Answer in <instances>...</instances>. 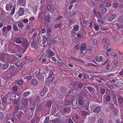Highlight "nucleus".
I'll return each instance as SVG.
<instances>
[{
	"label": "nucleus",
	"instance_id": "f257e3e1",
	"mask_svg": "<svg viewBox=\"0 0 123 123\" xmlns=\"http://www.w3.org/2000/svg\"><path fill=\"white\" fill-rule=\"evenodd\" d=\"M38 48V45L36 40L33 41L31 45V49L32 51L35 50Z\"/></svg>",
	"mask_w": 123,
	"mask_h": 123
},
{
	"label": "nucleus",
	"instance_id": "f03ea898",
	"mask_svg": "<svg viewBox=\"0 0 123 123\" xmlns=\"http://www.w3.org/2000/svg\"><path fill=\"white\" fill-rule=\"evenodd\" d=\"M48 91V88L47 87H44L40 92V95L42 96H44L46 94L47 91Z\"/></svg>",
	"mask_w": 123,
	"mask_h": 123
},
{
	"label": "nucleus",
	"instance_id": "7ed1b4c3",
	"mask_svg": "<svg viewBox=\"0 0 123 123\" xmlns=\"http://www.w3.org/2000/svg\"><path fill=\"white\" fill-rule=\"evenodd\" d=\"M117 16V15L116 14H113L109 17L108 18V20L110 21H112L115 19Z\"/></svg>",
	"mask_w": 123,
	"mask_h": 123
},
{
	"label": "nucleus",
	"instance_id": "20e7f679",
	"mask_svg": "<svg viewBox=\"0 0 123 123\" xmlns=\"http://www.w3.org/2000/svg\"><path fill=\"white\" fill-rule=\"evenodd\" d=\"M8 69L11 70L14 73H16L18 71L17 68L14 65L10 66Z\"/></svg>",
	"mask_w": 123,
	"mask_h": 123
},
{
	"label": "nucleus",
	"instance_id": "39448f33",
	"mask_svg": "<svg viewBox=\"0 0 123 123\" xmlns=\"http://www.w3.org/2000/svg\"><path fill=\"white\" fill-rule=\"evenodd\" d=\"M18 14L19 16H22L24 14V10L23 8L22 7L19 8L18 10Z\"/></svg>",
	"mask_w": 123,
	"mask_h": 123
},
{
	"label": "nucleus",
	"instance_id": "423d86ee",
	"mask_svg": "<svg viewBox=\"0 0 123 123\" xmlns=\"http://www.w3.org/2000/svg\"><path fill=\"white\" fill-rule=\"evenodd\" d=\"M22 104L25 106H27L28 104V99H23L22 100Z\"/></svg>",
	"mask_w": 123,
	"mask_h": 123
},
{
	"label": "nucleus",
	"instance_id": "0eeeda50",
	"mask_svg": "<svg viewBox=\"0 0 123 123\" xmlns=\"http://www.w3.org/2000/svg\"><path fill=\"white\" fill-rule=\"evenodd\" d=\"M31 83L32 85L34 86L37 85L38 83L37 80L36 79H34L32 80Z\"/></svg>",
	"mask_w": 123,
	"mask_h": 123
},
{
	"label": "nucleus",
	"instance_id": "6e6552de",
	"mask_svg": "<svg viewBox=\"0 0 123 123\" xmlns=\"http://www.w3.org/2000/svg\"><path fill=\"white\" fill-rule=\"evenodd\" d=\"M29 44L28 41H24L22 43V46L25 47H26V48L28 47Z\"/></svg>",
	"mask_w": 123,
	"mask_h": 123
},
{
	"label": "nucleus",
	"instance_id": "1a4fd4ad",
	"mask_svg": "<svg viewBox=\"0 0 123 123\" xmlns=\"http://www.w3.org/2000/svg\"><path fill=\"white\" fill-rule=\"evenodd\" d=\"M118 103L121 104L123 102V98L121 96H119L118 98Z\"/></svg>",
	"mask_w": 123,
	"mask_h": 123
},
{
	"label": "nucleus",
	"instance_id": "9d476101",
	"mask_svg": "<svg viewBox=\"0 0 123 123\" xmlns=\"http://www.w3.org/2000/svg\"><path fill=\"white\" fill-rule=\"evenodd\" d=\"M12 8V6L10 4H7L6 6V8L7 11H10L11 10Z\"/></svg>",
	"mask_w": 123,
	"mask_h": 123
},
{
	"label": "nucleus",
	"instance_id": "9b49d317",
	"mask_svg": "<svg viewBox=\"0 0 123 123\" xmlns=\"http://www.w3.org/2000/svg\"><path fill=\"white\" fill-rule=\"evenodd\" d=\"M74 90L71 89L69 91L68 94L66 96H69L71 97H73V91Z\"/></svg>",
	"mask_w": 123,
	"mask_h": 123
},
{
	"label": "nucleus",
	"instance_id": "f8f14e48",
	"mask_svg": "<svg viewBox=\"0 0 123 123\" xmlns=\"http://www.w3.org/2000/svg\"><path fill=\"white\" fill-rule=\"evenodd\" d=\"M100 107L98 106L96 107L93 110L94 112L98 113L99 112L100 110Z\"/></svg>",
	"mask_w": 123,
	"mask_h": 123
},
{
	"label": "nucleus",
	"instance_id": "ddd939ff",
	"mask_svg": "<svg viewBox=\"0 0 123 123\" xmlns=\"http://www.w3.org/2000/svg\"><path fill=\"white\" fill-rule=\"evenodd\" d=\"M86 45L85 44H81V51L85 50V49H86Z\"/></svg>",
	"mask_w": 123,
	"mask_h": 123
},
{
	"label": "nucleus",
	"instance_id": "4468645a",
	"mask_svg": "<svg viewBox=\"0 0 123 123\" xmlns=\"http://www.w3.org/2000/svg\"><path fill=\"white\" fill-rule=\"evenodd\" d=\"M79 83V82H74L73 83V86L75 90H78V88L76 86H78Z\"/></svg>",
	"mask_w": 123,
	"mask_h": 123
},
{
	"label": "nucleus",
	"instance_id": "2eb2a0df",
	"mask_svg": "<svg viewBox=\"0 0 123 123\" xmlns=\"http://www.w3.org/2000/svg\"><path fill=\"white\" fill-rule=\"evenodd\" d=\"M7 30L6 31V33H8V31L11 30L12 27L10 25H7L6 27Z\"/></svg>",
	"mask_w": 123,
	"mask_h": 123
},
{
	"label": "nucleus",
	"instance_id": "dca6fc26",
	"mask_svg": "<svg viewBox=\"0 0 123 123\" xmlns=\"http://www.w3.org/2000/svg\"><path fill=\"white\" fill-rule=\"evenodd\" d=\"M79 94L83 96H85L86 95V93L84 90L82 89V91L80 92Z\"/></svg>",
	"mask_w": 123,
	"mask_h": 123
},
{
	"label": "nucleus",
	"instance_id": "f3484780",
	"mask_svg": "<svg viewBox=\"0 0 123 123\" xmlns=\"http://www.w3.org/2000/svg\"><path fill=\"white\" fill-rule=\"evenodd\" d=\"M109 86L108 87L111 89H112L114 86L113 84L112 83V81H110L109 82Z\"/></svg>",
	"mask_w": 123,
	"mask_h": 123
},
{
	"label": "nucleus",
	"instance_id": "a211bd4d",
	"mask_svg": "<svg viewBox=\"0 0 123 123\" xmlns=\"http://www.w3.org/2000/svg\"><path fill=\"white\" fill-rule=\"evenodd\" d=\"M18 98H14L13 99V102L14 104H17L19 100L18 98L19 97L18 96Z\"/></svg>",
	"mask_w": 123,
	"mask_h": 123
},
{
	"label": "nucleus",
	"instance_id": "6ab92c4d",
	"mask_svg": "<svg viewBox=\"0 0 123 123\" xmlns=\"http://www.w3.org/2000/svg\"><path fill=\"white\" fill-rule=\"evenodd\" d=\"M61 92V93H64L66 91V89L64 87H61L60 88Z\"/></svg>",
	"mask_w": 123,
	"mask_h": 123
},
{
	"label": "nucleus",
	"instance_id": "aec40b11",
	"mask_svg": "<svg viewBox=\"0 0 123 123\" xmlns=\"http://www.w3.org/2000/svg\"><path fill=\"white\" fill-rule=\"evenodd\" d=\"M83 83H82L80 82H79L78 84V86L79 88L81 90V88L83 86Z\"/></svg>",
	"mask_w": 123,
	"mask_h": 123
},
{
	"label": "nucleus",
	"instance_id": "412c9836",
	"mask_svg": "<svg viewBox=\"0 0 123 123\" xmlns=\"http://www.w3.org/2000/svg\"><path fill=\"white\" fill-rule=\"evenodd\" d=\"M77 100L74 99H73L71 102V103L72 105L74 106H75L77 104Z\"/></svg>",
	"mask_w": 123,
	"mask_h": 123
},
{
	"label": "nucleus",
	"instance_id": "4be33fe9",
	"mask_svg": "<svg viewBox=\"0 0 123 123\" xmlns=\"http://www.w3.org/2000/svg\"><path fill=\"white\" fill-rule=\"evenodd\" d=\"M9 65L7 63L3 64V68L4 69H6L9 67Z\"/></svg>",
	"mask_w": 123,
	"mask_h": 123
},
{
	"label": "nucleus",
	"instance_id": "5701e85b",
	"mask_svg": "<svg viewBox=\"0 0 123 123\" xmlns=\"http://www.w3.org/2000/svg\"><path fill=\"white\" fill-rule=\"evenodd\" d=\"M60 38L58 37H56L54 38V43H56L59 42Z\"/></svg>",
	"mask_w": 123,
	"mask_h": 123
},
{
	"label": "nucleus",
	"instance_id": "b1692460",
	"mask_svg": "<svg viewBox=\"0 0 123 123\" xmlns=\"http://www.w3.org/2000/svg\"><path fill=\"white\" fill-rule=\"evenodd\" d=\"M19 105H16L14 110V111L15 113H16L19 110Z\"/></svg>",
	"mask_w": 123,
	"mask_h": 123
},
{
	"label": "nucleus",
	"instance_id": "393cba45",
	"mask_svg": "<svg viewBox=\"0 0 123 123\" xmlns=\"http://www.w3.org/2000/svg\"><path fill=\"white\" fill-rule=\"evenodd\" d=\"M6 27L5 26H4L2 28V31L3 34L4 35H6L7 33H6Z\"/></svg>",
	"mask_w": 123,
	"mask_h": 123
},
{
	"label": "nucleus",
	"instance_id": "a878e982",
	"mask_svg": "<svg viewBox=\"0 0 123 123\" xmlns=\"http://www.w3.org/2000/svg\"><path fill=\"white\" fill-rule=\"evenodd\" d=\"M47 41V39L45 36H43V44H44Z\"/></svg>",
	"mask_w": 123,
	"mask_h": 123
},
{
	"label": "nucleus",
	"instance_id": "bb28decb",
	"mask_svg": "<svg viewBox=\"0 0 123 123\" xmlns=\"http://www.w3.org/2000/svg\"><path fill=\"white\" fill-rule=\"evenodd\" d=\"M18 2L21 5H22L25 4V0H18Z\"/></svg>",
	"mask_w": 123,
	"mask_h": 123
},
{
	"label": "nucleus",
	"instance_id": "cd10ccee",
	"mask_svg": "<svg viewBox=\"0 0 123 123\" xmlns=\"http://www.w3.org/2000/svg\"><path fill=\"white\" fill-rule=\"evenodd\" d=\"M15 41L17 43H19L21 42L20 39L18 37L17 38L15 39Z\"/></svg>",
	"mask_w": 123,
	"mask_h": 123
},
{
	"label": "nucleus",
	"instance_id": "c85d7f7f",
	"mask_svg": "<svg viewBox=\"0 0 123 123\" xmlns=\"http://www.w3.org/2000/svg\"><path fill=\"white\" fill-rule=\"evenodd\" d=\"M2 103H5L7 100V98L5 97H3L2 98Z\"/></svg>",
	"mask_w": 123,
	"mask_h": 123
},
{
	"label": "nucleus",
	"instance_id": "c756f323",
	"mask_svg": "<svg viewBox=\"0 0 123 123\" xmlns=\"http://www.w3.org/2000/svg\"><path fill=\"white\" fill-rule=\"evenodd\" d=\"M107 11V9L105 7H103L101 10V12L103 13H105Z\"/></svg>",
	"mask_w": 123,
	"mask_h": 123
},
{
	"label": "nucleus",
	"instance_id": "7c9ffc66",
	"mask_svg": "<svg viewBox=\"0 0 123 123\" xmlns=\"http://www.w3.org/2000/svg\"><path fill=\"white\" fill-rule=\"evenodd\" d=\"M79 28V27L77 25H75L73 27V29L74 31H77Z\"/></svg>",
	"mask_w": 123,
	"mask_h": 123
},
{
	"label": "nucleus",
	"instance_id": "2f4dec72",
	"mask_svg": "<svg viewBox=\"0 0 123 123\" xmlns=\"http://www.w3.org/2000/svg\"><path fill=\"white\" fill-rule=\"evenodd\" d=\"M18 26L20 28H21L23 27L24 25L22 23L20 22L18 24Z\"/></svg>",
	"mask_w": 123,
	"mask_h": 123
},
{
	"label": "nucleus",
	"instance_id": "473e14b6",
	"mask_svg": "<svg viewBox=\"0 0 123 123\" xmlns=\"http://www.w3.org/2000/svg\"><path fill=\"white\" fill-rule=\"evenodd\" d=\"M75 61L77 62H80L82 63H84V62L82 60H81L76 58L75 59Z\"/></svg>",
	"mask_w": 123,
	"mask_h": 123
},
{
	"label": "nucleus",
	"instance_id": "72a5a7b5",
	"mask_svg": "<svg viewBox=\"0 0 123 123\" xmlns=\"http://www.w3.org/2000/svg\"><path fill=\"white\" fill-rule=\"evenodd\" d=\"M64 113H68L69 112V109L68 108H65L63 109Z\"/></svg>",
	"mask_w": 123,
	"mask_h": 123
},
{
	"label": "nucleus",
	"instance_id": "f704fd0d",
	"mask_svg": "<svg viewBox=\"0 0 123 123\" xmlns=\"http://www.w3.org/2000/svg\"><path fill=\"white\" fill-rule=\"evenodd\" d=\"M87 88L89 91L90 92H92V91L93 89V88L90 86H87Z\"/></svg>",
	"mask_w": 123,
	"mask_h": 123
},
{
	"label": "nucleus",
	"instance_id": "c9c22d12",
	"mask_svg": "<svg viewBox=\"0 0 123 123\" xmlns=\"http://www.w3.org/2000/svg\"><path fill=\"white\" fill-rule=\"evenodd\" d=\"M37 33H34L33 35L31 37V39L33 41L35 40V38L36 37H37Z\"/></svg>",
	"mask_w": 123,
	"mask_h": 123
},
{
	"label": "nucleus",
	"instance_id": "e433bc0d",
	"mask_svg": "<svg viewBox=\"0 0 123 123\" xmlns=\"http://www.w3.org/2000/svg\"><path fill=\"white\" fill-rule=\"evenodd\" d=\"M103 120L101 118H99L98 120L97 123H103Z\"/></svg>",
	"mask_w": 123,
	"mask_h": 123
},
{
	"label": "nucleus",
	"instance_id": "4c0bfd02",
	"mask_svg": "<svg viewBox=\"0 0 123 123\" xmlns=\"http://www.w3.org/2000/svg\"><path fill=\"white\" fill-rule=\"evenodd\" d=\"M106 100L107 101H109L110 100V96L109 95H107L105 97Z\"/></svg>",
	"mask_w": 123,
	"mask_h": 123
},
{
	"label": "nucleus",
	"instance_id": "58836bf2",
	"mask_svg": "<svg viewBox=\"0 0 123 123\" xmlns=\"http://www.w3.org/2000/svg\"><path fill=\"white\" fill-rule=\"evenodd\" d=\"M15 7H12V11L11 12V14L12 15H13V14L14 13L15 11Z\"/></svg>",
	"mask_w": 123,
	"mask_h": 123
},
{
	"label": "nucleus",
	"instance_id": "ea45409f",
	"mask_svg": "<svg viewBox=\"0 0 123 123\" xmlns=\"http://www.w3.org/2000/svg\"><path fill=\"white\" fill-rule=\"evenodd\" d=\"M119 5V4L118 3H116L113 4V7L115 8H117Z\"/></svg>",
	"mask_w": 123,
	"mask_h": 123
},
{
	"label": "nucleus",
	"instance_id": "a19ab883",
	"mask_svg": "<svg viewBox=\"0 0 123 123\" xmlns=\"http://www.w3.org/2000/svg\"><path fill=\"white\" fill-rule=\"evenodd\" d=\"M31 76H30L29 74H28L25 76V78L27 79L30 80L31 78Z\"/></svg>",
	"mask_w": 123,
	"mask_h": 123
},
{
	"label": "nucleus",
	"instance_id": "79ce46f5",
	"mask_svg": "<svg viewBox=\"0 0 123 123\" xmlns=\"http://www.w3.org/2000/svg\"><path fill=\"white\" fill-rule=\"evenodd\" d=\"M30 93V92L28 91L25 92L24 93V96L25 97H26Z\"/></svg>",
	"mask_w": 123,
	"mask_h": 123
},
{
	"label": "nucleus",
	"instance_id": "37998d69",
	"mask_svg": "<svg viewBox=\"0 0 123 123\" xmlns=\"http://www.w3.org/2000/svg\"><path fill=\"white\" fill-rule=\"evenodd\" d=\"M36 101L37 102H39L40 101V97L38 96H37L35 98Z\"/></svg>",
	"mask_w": 123,
	"mask_h": 123
},
{
	"label": "nucleus",
	"instance_id": "c03bdc74",
	"mask_svg": "<svg viewBox=\"0 0 123 123\" xmlns=\"http://www.w3.org/2000/svg\"><path fill=\"white\" fill-rule=\"evenodd\" d=\"M13 28L14 30L16 31H17L18 30V28L15 25L13 24Z\"/></svg>",
	"mask_w": 123,
	"mask_h": 123
},
{
	"label": "nucleus",
	"instance_id": "a18cd8bd",
	"mask_svg": "<svg viewBox=\"0 0 123 123\" xmlns=\"http://www.w3.org/2000/svg\"><path fill=\"white\" fill-rule=\"evenodd\" d=\"M53 74V72L50 71L49 74V76L48 77V78L49 79L51 78Z\"/></svg>",
	"mask_w": 123,
	"mask_h": 123
},
{
	"label": "nucleus",
	"instance_id": "49530a36",
	"mask_svg": "<svg viewBox=\"0 0 123 123\" xmlns=\"http://www.w3.org/2000/svg\"><path fill=\"white\" fill-rule=\"evenodd\" d=\"M46 20L48 22H49L51 21V19L50 17L48 15H46Z\"/></svg>",
	"mask_w": 123,
	"mask_h": 123
},
{
	"label": "nucleus",
	"instance_id": "de8ad7c7",
	"mask_svg": "<svg viewBox=\"0 0 123 123\" xmlns=\"http://www.w3.org/2000/svg\"><path fill=\"white\" fill-rule=\"evenodd\" d=\"M82 115L84 116H85L87 115H89V114L85 111H83L82 112Z\"/></svg>",
	"mask_w": 123,
	"mask_h": 123
},
{
	"label": "nucleus",
	"instance_id": "09e8293b",
	"mask_svg": "<svg viewBox=\"0 0 123 123\" xmlns=\"http://www.w3.org/2000/svg\"><path fill=\"white\" fill-rule=\"evenodd\" d=\"M87 52V49H85L84 50L81 51L80 52V54H82L83 55H85Z\"/></svg>",
	"mask_w": 123,
	"mask_h": 123
},
{
	"label": "nucleus",
	"instance_id": "8fccbe9b",
	"mask_svg": "<svg viewBox=\"0 0 123 123\" xmlns=\"http://www.w3.org/2000/svg\"><path fill=\"white\" fill-rule=\"evenodd\" d=\"M22 81L21 80H20L18 81L17 84L19 85H21L22 84Z\"/></svg>",
	"mask_w": 123,
	"mask_h": 123
},
{
	"label": "nucleus",
	"instance_id": "3c124183",
	"mask_svg": "<svg viewBox=\"0 0 123 123\" xmlns=\"http://www.w3.org/2000/svg\"><path fill=\"white\" fill-rule=\"evenodd\" d=\"M79 104L80 105H82L84 103L82 99H80L79 100Z\"/></svg>",
	"mask_w": 123,
	"mask_h": 123
},
{
	"label": "nucleus",
	"instance_id": "603ef678",
	"mask_svg": "<svg viewBox=\"0 0 123 123\" xmlns=\"http://www.w3.org/2000/svg\"><path fill=\"white\" fill-rule=\"evenodd\" d=\"M122 83L121 81H119L118 82V83H117V86L118 87L121 86H122Z\"/></svg>",
	"mask_w": 123,
	"mask_h": 123
},
{
	"label": "nucleus",
	"instance_id": "864d4df0",
	"mask_svg": "<svg viewBox=\"0 0 123 123\" xmlns=\"http://www.w3.org/2000/svg\"><path fill=\"white\" fill-rule=\"evenodd\" d=\"M20 62L19 61H18L17 62H16L15 64L18 67L20 66Z\"/></svg>",
	"mask_w": 123,
	"mask_h": 123
},
{
	"label": "nucleus",
	"instance_id": "5fc2aeb1",
	"mask_svg": "<svg viewBox=\"0 0 123 123\" xmlns=\"http://www.w3.org/2000/svg\"><path fill=\"white\" fill-rule=\"evenodd\" d=\"M95 121V117H92L91 120V122L92 123H94Z\"/></svg>",
	"mask_w": 123,
	"mask_h": 123
},
{
	"label": "nucleus",
	"instance_id": "6e6d98bb",
	"mask_svg": "<svg viewBox=\"0 0 123 123\" xmlns=\"http://www.w3.org/2000/svg\"><path fill=\"white\" fill-rule=\"evenodd\" d=\"M83 35L82 34H80L79 33H78L77 34V37L78 38H81Z\"/></svg>",
	"mask_w": 123,
	"mask_h": 123
},
{
	"label": "nucleus",
	"instance_id": "4d7b16f0",
	"mask_svg": "<svg viewBox=\"0 0 123 123\" xmlns=\"http://www.w3.org/2000/svg\"><path fill=\"white\" fill-rule=\"evenodd\" d=\"M75 32L73 30L72 31L71 33V36L73 37L75 35Z\"/></svg>",
	"mask_w": 123,
	"mask_h": 123
},
{
	"label": "nucleus",
	"instance_id": "13d9d810",
	"mask_svg": "<svg viewBox=\"0 0 123 123\" xmlns=\"http://www.w3.org/2000/svg\"><path fill=\"white\" fill-rule=\"evenodd\" d=\"M93 43L95 45H97V40L96 39H93Z\"/></svg>",
	"mask_w": 123,
	"mask_h": 123
},
{
	"label": "nucleus",
	"instance_id": "bf43d9fd",
	"mask_svg": "<svg viewBox=\"0 0 123 123\" xmlns=\"http://www.w3.org/2000/svg\"><path fill=\"white\" fill-rule=\"evenodd\" d=\"M46 104L47 106L49 107H50L51 105V103L50 101H48L47 103Z\"/></svg>",
	"mask_w": 123,
	"mask_h": 123
},
{
	"label": "nucleus",
	"instance_id": "052dcab7",
	"mask_svg": "<svg viewBox=\"0 0 123 123\" xmlns=\"http://www.w3.org/2000/svg\"><path fill=\"white\" fill-rule=\"evenodd\" d=\"M79 12L78 11L76 10L74 12L72 13V15L73 16H75L77 13Z\"/></svg>",
	"mask_w": 123,
	"mask_h": 123
},
{
	"label": "nucleus",
	"instance_id": "680f3d73",
	"mask_svg": "<svg viewBox=\"0 0 123 123\" xmlns=\"http://www.w3.org/2000/svg\"><path fill=\"white\" fill-rule=\"evenodd\" d=\"M21 115V113L20 112H19L17 114L16 117L18 119H19L20 118Z\"/></svg>",
	"mask_w": 123,
	"mask_h": 123
},
{
	"label": "nucleus",
	"instance_id": "e2e57ef3",
	"mask_svg": "<svg viewBox=\"0 0 123 123\" xmlns=\"http://www.w3.org/2000/svg\"><path fill=\"white\" fill-rule=\"evenodd\" d=\"M86 65L88 66H96V65L94 64H93L91 63H88L87 64H86Z\"/></svg>",
	"mask_w": 123,
	"mask_h": 123
},
{
	"label": "nucleus",
	"instance_id": "0e129e2a",
	"mask_svg": "<svg viewBox=\"0 0 123 123\" xmlns=\"http://www.w3.org/2000/svg\"><path fill=\"white\" fill-rule=\"evenodd\" d=\"M77 98L78 99H83V96L79 94V95H78V96L77 97Z\"/></svg>",
	"mask_w": 123,
	"mask_h": 123
},
{
	"label": "nucleus",
	"instance_id": "69168bd1",
	"mask_svg": "<svg viewBox=\"0 0 123 123\" xmlns=\"http://www.w3.org/2000/svg\"><path fill=\"white\" fill-rule=\"evenodd\" d=\"M80 46V45L79 44H78L76 45L75 47L74 48V50H77L79 48V47Z\"/></svg>",
	"mask_w": 123,
	"mask_h": 123
},
{
	"label": "nucleus",
	"instance_id": "338daca9",
	"mask_svg": "<svg viewBox=\"0 0 123 123\" xmlns=\"http://www.w3.org/2000/svg\"><path fill=\"white\" fill-rule=\"evenodd\" d=\"M109 106L111 108H113L114 107V105L112 103H110L109 104Z\"/></svg>",
	"mask_w": 123,
	"mask_h": 123
},
{
	"label": "nucleus",
	"instance_id": "774afa93",
	"mask_svg": "<svg viewBox=\"0 0 123 123\" xmlns=\"http://www.w3.org/2000/svg\"><path fill=\"white\" fill-rule=\"evenodd\" d=\"M49 120V118L48 117H46L45 120L44 121L45 123H47Z\"/></svg>",
	"mask_w": 123,
	"mask_h": 123
}]
</instances>
